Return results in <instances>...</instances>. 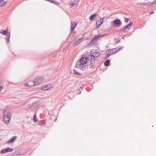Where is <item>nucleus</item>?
<instances>
[{"label":"nucleus","mask_w":156,"mask_h":156,"mask_svg":"<svg viewBox=\"0 0 156 156\" xmlns=\"http://www.w3.org/2000/svg\"><path fill=\"white\" fill-rule=\"evenodd\" d=\"M11 116L10 113L7 110H5L3 113V118L4 122L5 123H9L10 120Z\"/></svg>","instance_id":"obj_1"},{"label":"nucleus","mask_w":156,"mask_h":156,"mask_svg":"<svg viewBox=\"0 0 156 156\" xmlns=\"http://www.w3.org/2000/svg\"><path fill=\"white\" fill-rule=\"evenodd\" d=\"M105 36L104 35H96L94 36L93 39L88 44L89 47H91L92 45L95 44V41L98 40L100 38L102 37Z\"/></svg>","instance_id":"obj_2"},{"label":"nucleus","mask_w":156,"mask_h":156,"mask_svg":"<svg viewBox=\"0 0 156 156\" xmlns=\"http://www.w3.org/2000/svg\"><path fill=\"white\" fill-rule=\"evenodd\" d=\"M99 55L100 53L97 50L93 49L91 51V55L94 57H97L99 56Z\"/></svg>","instance_id":"obj_3"},{"label":"nucleus","mask_w":156,"mask_h":156,"mask_svg":"<svg viewBox=\"0 0 156 156\" xmlns=\"http://www.w3.org/2000/svg\"><path fill=\"white\" fill-rule=\"evenodd\" d=\"M52 86L51 84H48L46 85H44L41 87V90H47L52 89Z\"/></svg>","instance_id":"obj_4"},{"label":"nucleus","mask_w":156,"mask_h":156,"mask_svg":"<svg viewBox=\"0 0 156 156\" xmlns=\"http://www.w3.org/2000/svg\"><path fill=\"white\" fill-rule=\"evenodd\" d=\"M132 24L133 23L130 22L126 27L122 29V31L124 32L128 31L131 28Z\"/></svg>","instance_id":"obj_5"},{"label":"nucleus","mask_w":156,"mask_h":156,"mask_svg":"<svg viewBox=\"0 0 156 156\" xmlns=\"http://www.w3.org/2000/svg\"><path fill=\"white\" fill-rule=\"evenodd\" d=\"M13 151V149L11 148H7L3 149L1 151L2 154H5L8 152H11Z\"/></svg>","instance_id":"obj_6"},{"label":"nucleus","mask_w":156,"mask_h":156,"mask_svg":"<svg viewBox=\"0 0 156 156\" xmlns=\"http://www.w3.org/2000/svg\"><path fill=\"white\" fill-rule=\"evenodd\" d=\"M41 79L39 77H37L34 80V83H35V85H37L41 83Z\"/></svg>","instance_id":"obj_7"},{"label":"nucleus","mask_w":156,"mask_h":156,"mask_svg":"<svg viewBox=\"0 0 156 156\" xmlns=\"http://www.w3.org/2000/svg\"><path fill=\"white\" fill-rule=\"evenodd\" d=\"M87 62V59L85 57H82L80 60V64L82 65H83L84 64H86Z\"/></svg>","instance_id":"obj_8"},{"label":"nucleus","mask_w":156,"mask_h":156,"mask_svg":"<svg viewBox=\"0 0 156 156\" xmlns=\"http://www.w3.org/2000/svg\"><path fill=\"white\" fill-rule=\"evenodd\" d=\"M103 22V20L102 18H101L100 20L97 21L96 24L97 28H98L101 25Z\"/></svg>","instance_id":"obj_9"},{"label":"nucleus","mask_w":156,"mask_h":156,"mask_svg":"<svg viewBox=\"0 0 156 156\" xmlns=\"http://www.w3.org/2000/svg\"><path fill=\"white\" fill-rule=\"evenodd\" d=\"M24 85H26V86H28L29 87L35 86L34 82L33 80L30 81L28 82L27 84H25Z\"/></svg>","instance_id":"obj_10"},{"label":"nucleus","mask_w":156,"mask_h":156,"mask_svg":"<svg viewBox=\"0 0 156 156\" xmlns=\"http://www.w3.org/2000/svg\"><path fill=\"white\" fill-rule=\"evenodd\" d=\"M113 23L114 25H116L118 26L121 25V23L120 20L116 19L114 20L113 22Z\"/></svg>","instance_id":"obj_11"},{"label":"nucleus","mask_w":156,"mask_h":156,"mask_svg":"<svg viewBox=\"0 0 156 156\" xmlns=\"http://www.w3.org/2000/svg\"><path fill=\"white\" fill-rule=\"evenodd\" d=\"M77 25V24L73 22H72L71 23V30L73 31L75 28L76 27Z\"/></svg>","instance_id":"obj_12"},{"label":"nucleus","mask_w":156,"mask_h":156,"mask_svg":"<svg viewBox=\"0 0 156 156\" xmlns=\"http://www.w3.org/2000/svg\"><path fill=\"white\" fill-rule=\"evenodd\" d=\"M7 3L6 0H0V7L5 5Z\"/></svg>","instance_id":"obj_13"},{"label":"nucleus","mask_w":156,"mask_h":156,"mask_svg":"<svg viewBox=\"0 0 156 156\" xmlns=\"http://www.w3.org/2000/svg\"><path fill=\"white\" fill-rule=\"evenodd\" d=\"M17 137L16 136H14L13 137L10 139L8 141V143L10 144L16 140Z\"/></svg>","instance_id":"obj_14"},{"label":"nucleus","mask_w":156,"mask_h":156,"mask_svg":"<svg viewBox=\"0 0 156 156\" xmlns=\"http://www.w3.org/2000/svg\"><path fill=\"white\" fill-rule=\"evenodd\" d=\"M117 52V50L116 48L113 49L110 52V54L108 55L107 57H108L112 55L115 54Z\"/></svg>","instance_id":"obj_15"},{"label":"nucleus","mask_w":156,"mask_h":156,"mask_svg":"<svg viewBox=\"0 0 156 156\" xmlns=\"http://www.w3.org/2000/svg\"><path fill=\"white\" fill-rule=\"evenodd\" d=\"M0 33L4 35H6L8 33V30L1 31Z\"/></svg>","instance_id":"obj_16"},{"label":"nucleus","mask_w":156,"mask_h":156,"mask_svg":"<svg viewBox=\"0 0 156 156\" xmlns=\"http://www.w3.org/2000/svg\"><path fill=\"white\" fill-rule=\"evenodd\" d=\"M110 61L109 60H107L105 62L104 65L106 66H109Z\"/></svg>","instance_id":"obj_17"},{"label":"nucleus","mask_w":156,"mask_h":156,"mask_svg":"<svg viewBox=\"0 0 156 156\" xmlns=\"http://www.w3.org/2000/svg\"><path fill=\"white\" fill-rule=\"evenodd\" d=\"M96 16L97 14H94L90 16L89 19L90 20H93L94 18L96 17Z\"/></svg>","instance_id":"obj_18"},{"label":"nucleus","mask_w":156,"mask_h":156,"mask_svg":"<svg viewBox=\"0 0 156 156\" xmlns=\"http://www.w3.org/2000/svg\"><path fill=\"white\" fill-rule=\"evenodd\" d=\"M154 4H156V0H154L153 2L149 3L148 5H151Z\"/></svg>","instance_id":"obj_19"},{"label":"nucleus","mask_w":156,"mask_h":156,"mask_svg":"<svg viewBox=\"0 0 156 156\" xmlns=\"http://www.w3.org/2000/svg\"><path fill=\"white\" fill-rule=\"evenodd\" d=\"M37 117H36V115H35L34 116V118H33V120H34V121L35 122H36L37 121Z\"/></svg>","instance_id":"obj_20"},{"label":"nucleus","mask_w":156,"mask_h":156,"mask_svg":"<svg viewBox=\"0 0 156 156\" xmlns=\"http://www.w3.org/2000/svg\"><path fill=\"white\" fill-rule=\"evenodd\" d=\"M3 89V87L0 83V91L2 90Z\"/></svg>","instance_id":"obj_21"},{"label":"nucleus","mask_w":156,"mask_h":156,"mask_svg":"<svg viewBox=\"0 0 156 156\" xmlns=\"http://www.w3.org/2000/svg\"><path fill=\"white\" fill-rule=\"evenodd\" d=\"M76 4V3H73L70 4V5H72V6H73L75 5Z\"/></svg>","instance_id":"obj_22"},{"label":"nucleus","mask_w":156,"mask_h":156,"mask_svg":"<svg viewBox=\"0 0 156 156\" xmlns=\"http://www.w3.org/2000/svg\"><path fill=\"white\" fill-rule=\"evenodd\" d=\"M129 21V20L128 18H126L125 19V21L126 22H128Z\"/></svg>","instance_id":"obj_23"},{"label":"nucleus","mask_w":156,"mask_h":156,"mask_svg":"<svg viewBox=\"0 0 156 156\" xmlns=\"http://www.w3.org/2000/svg\"><path fill=\"white\" fill-rule=\"evenodd\" d=\"M9 37H10V36H9V37L8 38V41H7L8 42H9Z\"/></svg>","instance_id":"obj_24"},{"label":"nucleus","mask_w":156,"mask_h":156,"mask_svg":"<svg viewBox=\"0 0 156 156\" xmlns=\"http://www.w3.org/2000/svg\"><path fill=\"white\" fill-rule=\"evenodd\" d=\"M83 38H80V39H79V40H80L81 39H83Z\"/></svg>","instance_id":"obj_25"}]
</instances>
